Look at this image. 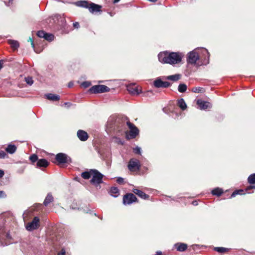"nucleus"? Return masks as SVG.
Segmentation results:
<instances>
[{
	"mask_svg": "<svg viewBox=\"0 0 255 255\" xmlns=\"http://www.w3.org/2000/svg\"><path fill=\"white\" fill-rule=\"evenodd\" d=\"M127 90L131 95H138L141 92L140 88L135 84H129L127 86Z\"/></svg>",
	"mask_w": 255,
	"mask_h": 255,
	"instance_id": "11",
	"label": "nucleus"
},
{
	"mask_svg": "<svg viewBox=\"0 0 255 255\" xmlns=\"http://www.w3.org/2000/svg\"><path fill=\"white\" fill-rule=\"evenodd\" d=\"M177 251L179 252H184L187 249V245L184 243H177L175 244Z\"/></svg>",
	"mask_w": 255,
	"mask_h": 255,
	"instance_id": "19",
	"label": "nucleus"
},
{
	"mask_svg": "<svg viewBox=\"0 0 255 255\" xmlns=\"http://www.w3.org/2000/svg\"><path fill=\"white\" fill-rule=\"evenodd\" d=\"M223 193V191L222 189L219 188H216L212 191V194L214 195H217L218 196H221Z\"/></svg>",
	"mask_w": 255,
	"mask_h": 255,
	"instance_id": "27",
	"label": "nucleus"
},
{
	"mask_svg": "<svg viewBox=\"0 0 255 255\" xmlns=\"http://www.w3.org/2000/svg\"><path fill=\"white\" fill-rule=\"evenodd\" d=\"M115 139H116V142H117L119 144H121L122 145H123L124 144V142L123 141L121 140L120 138L115 137Z\"/></svg>",
	"mask_w": 255,
	"mask_h": 255,
	"instance_id": "41",
	"label": "nucleus"
},
{
	"mask_svg": "<svg viewBox=\"0 0 255 255\" xmlns=\"http://www.w3.org/2000/svg\"><path fill=\"white\" fill-rule=\"evenodd\" d=\"M110 89L107 86L104 85H98L92 86L89 91L92 93H102L109 92Z\"/></svg>",
	"mask_w": 255,
	"mask_h": 255,
	"instance_id": "7",
	"label": "nucleus"
},
{
	"mask_svg": "<svg viewBox=\"0 0 255 255\" xmlns=\"http://www.w3.org/2000/svg\"><path fill=\"white\" fill-rule=\"evenodd\" d=\"M117 182L120 184H122L124 182V179L122 177H118L117 179Z\"/></svg>",
	"mask_w": 255,
	"mask_h": 255,
	"instance_id": "38",
	"label": "nucleus"
},
{
	"mask_svg": "<svg viewBox=\"0 0 255 255\" xmlns=\"http://www.w3.org/2000/svg\"><path fill=\"white\" fill-rule=\"evenodd\" d=\"M65 105H71V103H69V102H65L64 103V104Z\"/></svg>",
	"mask_w": 255,
	"mask_h": 255,
	"instance_id": "52",
	"label": "nucleus"
},
{
	"mask_svg": "<svg viewBox=\"0 0 255 255\" xmlns=\"http://www.w3.org/2000/svg\"><path fill=\"white\" fill-rule=\"evenodd\" d=\"M110 193L112 196L117 197L119 195V190L117 187H112L110 189Z\"/></svg>",
	"mask_w": 255,
	"mask_h": 255,
	"instance_id": "24",
	"label": "nucleus"
},
{
	"mask_svg": "<svg viewBox=\"0 0 255 255\" xmlns=\"http://www.w3.org/2000/svg\"><path fill=\"white\" fill-rule=\"evenodd\" d=\"M49 165V162L45 159H39L36 163L37 167H46Z\"/></svg>",
	"mask_w": 255,
	"mask_h": 255,
	"instance_id": "18",
	"label": "nucleus"
},
{
	"mask_svg": "<svg viewBox=\"0 0 255 255\" xmlns=\"http://www.w3.org/2000/svg\"><path fill=\"white\" fill-rule=\"evenodd\" d=\"M132 192L142 199H146L149 198V195L146 194L143 191L137 189H133Z\"/></svg>",
	"mask_w": 255,
	"mask_h": 255,
	"instance_id": "15",
	"label": "nucleus"
},
{
	"mask_svg": "<svg viewBox=\"0 0 255 255\" xmlns=\"http://www.w3.org/2000/svg\"><path fill=\"white\" fill-rule=\"evenodd\" d=\"M90 85V83L89 82H84L82 83V86L84 88H87Z\"/></svg>",
	"mask_w": 255,
	"mask_h": 255,
	"instance_id": "40",
	"label": "nucleus"
},
{
	"mask_svg": "<svg viewBox=\"0 0 255 255\" xmlns=\"http://www.w3.org/2000/svg\"><path fill=\"white\" fill-rule=\"evenodd\" d=\"M76 4L79 7L88 8L90 12L93 13L100 11L102 7L100 5L87 0L78 1L76 2Z\"/></svg>",
	"mask_w": 255,
	"mask_h": 255,
	"instance_id": "4",
	"label": "nucleus"
},
{
	"mask_svg": "<svg viewBox=\"0 0 255 255\" xmlns=\"http://www.w3.org/2000/svg\"><path fill=\"white\" fill-rule=\"evenodd\" d=\"M140 166L139 161L135 158L130 159L128 165V168L130 171H138L140 169Z\"/></svg>",
	"mask_w": 255,
	"mask_h": 255,
	"instance_id": "8",
	"label": "nucleus"
},
{
	"mask_svg": "<svg viewBox=\"0 0 255 255\" xmlns=\"http://www.w3.org/2000/svg\"><path fill=\"white\" fill-rule=\"evenodd\" d=\"M16 149V147L14 145L9 144L6 148V151L10 154L13 153Z\"/></svg>",
	"mask_w": 255,
	"mask_h": 255,
	"instance_id": "26",
	"label": "nucleus"
},
{
	"mask_svg": "<svg viewBox=\"0 0 255 255\" xmlns=\"http://www.w3.org/2000/svg\"><path fill=\"white\" fill-rule=\"evenodd\" d=\"M1 246H4L5 245H7V244H5L3 245V244H1Z\"/></svg>",
	"mask_w": 255,
	"mask_h": 255,
	"instance_id": "54",
	"label": "nucleus"
},
{
	"mask_svg": "<svg viewBox=\"0 0 255 255\" xmlns=\"http://www.w3.org/2000/svg\"><path fill=\"white\" fill-rule=\"evenodd\" d=\"M29 159L31 162L34 163L36 161H38V156L37 155L33 154L29 157Z\"/></svg>",
	"mask_w": 255,
	"mask_h": 255,
	"instance_id": "33",
	"label": "nucleus"
},
{
	"mask_svg": "<svg viewBox=\"0 0 255 255\" xmlns=\"http://www.w3.org/2000/svg\"><path fill=\"white\" fill-rule=\"evenodd\" d=\"M6 155V153L5 151L0 150V158H4Z\"/></svg>",
	"mask_w": 255,
	"mask_h": 255,
	"instance_id": "39",
	"label": "nucleus"
},
{
	"mask_svg": "<svg viewBox=\"0 0 255 255\" xmlns=\"http://www.w3.org/2000/svg\"><path fill=\"white\" fill-rule=\"evenodd\" d=\"M92 172L93 173L92 175V178L90 180V183L97 187L100 184L103 182V178L104 175L96 169H94Z\"/></svg>",
	"mask_w": 255,
	"mask_h": 255,
	"instance_id": "5",
	"label": "nucleus"
},
{
	"mask_svg": "<svg viewBox=\"0 0 255 255\" xmlns=\"http://www.w3.org/2000/svg\"><path fill=\"white\" fill-rule=\"evenodd\" d=\"M4 175V171L0 169V178H1Z\"/></svg>",
	"mask_w": 255,
	"mask_h": 255,
	"instance_id": "47",
	"label": "nucleus"
},
{
	"mask_svg": "<svg viewBox=\"0 0 255 255\" xmlns=\"http://www.w3.org/2000/svg\"><path fill=\"white\" fill-rule=\"evenodd\" d=\"M29 40H30L31 44L32 46L33 47V48H34V42H33V40L30 38H29Z\"/></svg>",
	"mask_w": 255,
	"mask_h": 255,
	"instance_id": "49",
	"label": "nucleus"
},
{
	"mask_svg": "<svg viewBox=\"0 0 255 255\" xmlns=\"http://www.w3.org/2000/svg\"><path fill=\"white\" fill-rule=\"evenodd\" d=\"M183 55L179 52H160L158 55L159 61L163 63L175 64L181 62Z\"/></svg>",
	"mask_w": 255,
	"mask_h": 255,
	"instance_id": "3",
	"label": "nucleus"
},
{
	"mask_svg": "<svg viewBox=\"0 0 255 255\" xmlns=\"http://www.w3.org/2000/svg\"><path fill=\"white\" fill-rule=\"evenodd\" d=\"M192 204L194 206H196L197 205L198 203H197V201H194L192 202Z\"/></svg>",
	"mask_w": 255,
	"mask_h": 255,
	"instance_id": "51",
	"label": "nucleus"
},
{
	"mask_svg": "<svg viewBox=\"0 0 255 255\" xmlns=\"http://www.w3.org/2000/svg\"><path fill=\"white\" fill-rule=\"evenodd\" d=\"M197 104L201 110H206L211 107V104L209 102L203 101L201 99L197 100Z\"/></svg>",
	"mask_w": 255,
	"mask_h": 255,
	"instance_id": "14",
	"label": "nucleus"
},
{
	"mask_svg": "<svg viewBox=\"0 0 255 255\" xmlns=\"http://www.w3.org/2000/svg\"><path fill=\"white\" fill-rule=\"evenodd\" d=\"M244 191L242 190H236L231 195V197H234L238 194H242Z\"/></svg>",
	"mask_w": 255,
	"mask_h": 255,
	"instance_id": "36",
	"label": "nucleus"
},
{
	"mask_svg": "<svg viewBox=\"0 0 255 255\" xmlns=\"http://www.w3.org/2000/svg\"><path fill=\"white\" fill-rule=\"evenodd\" d=\"M214 250L220 253H224L227 252L229 249L223 247H216Z\"/></svg>",
	"mask_w": 255,
	"mask_h": 255,
	"instance_id": "30",
	"label": "nucleus"
},
{
	"mask_svg": "<svg viewBox=\"0 0 255 255\" xmlns=\"http://www.w3.org/2000/svg\"><path fill=\"white\" fill-rule=\"evenodd\" d=\"M55 160L57 162V164L69 163L71 162V158L63 153H59L55 156Z\"/></svg>",
	"mask_w": 255,
	"mask_h": 255,
	"instance_id": "6",
	"label": "nucleus"
},
{
	"mask_svg": "<svg viewBox=\"0 0 255 255\" xmlns=\"http://www.w3.org/2000/svg\"><path fill=\"white\" fill-rule=\"evenodd\" d=\"M192 91L194 93H202L203 89L201 87H194L192 89Z\"/></svg>",
	"mask_w": 255,
	"mask_h": 255,
	"instance_id": "34",
	"label": "nucleus"
},
{
	"mask_svg": "<svg viewBox=\"0 0 255 255\" xmlns=\"http://www.w3.org/2000/svg\"><path fill=\"white\" fill-rule=\"evenodd\" d=\"M54 16L57 20H59L60 18L61 19V22L64 21V19L63 18H62V17L60 15L56 14V15H54Z\"/></svg>",
	"mask_w": 255,
	"mask_h": 255,
	"instance_id": "43",
	"label": "nucleus"
},
{
	"mask_svg": "<svg viewBox=\"0 0 255 255\" xmlns=\"http://www.w3.org/2000/svg\"><path fill=\"white\" fill-rule=\"evenodd\" d=\"M137 201V198L132 193H127L123 197V204L130 205Z\"/></svg>",
	"mask_w": 255,
	"mask_h": 255,
	"instance_id": "10",
	"label": "nucleus"
},
{
	"mask_svg": "<svg viewBox=\"0 0 255 255\" xmlns=\"http://www.w3.org/2000/svg\"><path fill=\"white\" fill-rule=\"evenodd\" d=\"M58 255H65V251L64 249H62L60 252L58 254Z\"/></svg>",
	"mask_w": 255,
	"mask_h": 255,
	"instance_id": "44",
	"label": "nucleus"
},
{
	"mask_svg": "<svg viewBox=\"0 0 255 255\" xmlns=\"http://www.w3.org/2000/svg\"><path fill=\"white\" fill-rule=\"evenodd\" d=\"M8 43L10 45L11 47L14 49H17L19 46V43L16 40L9 39L8 40Z\"/></svg>",
	"mask_w": 255,
	"mask_h": 255,
	"instance_id": "22",
	"label": "nucleus"
},
{
	"mask_svg": "<svg viewBox=\"0 0 255 255\" xmlns=\"http://www.w3.org/2000/svg\"><path fill=\"white\" fill-rule=\"evenodd\" d=\"M4 237H6L8 239L10 238V236L8 233L5 234L3 223L2 221H0V238H3Z\"/></svg>",
	"mask_w": 255,
	"mask_h": 255,
	"instance_id": "17",
	"label": "nucleus"
},
{
	"mask_svg": "<svg viewBox=\"0 0 255 255\" xmlns=\"http://www.w3.org/2000/svg\"><path fill=\"white\" fill-rule=\"evenodd\" d=\"M255 186L254 185H250L247 188V190H249L252 189H255Z\"/></svg>",
	"mask_w": 255,
	"mask_h": 255,
	"instance_id": "46",
	"label": "nucleus"
},
{
	"mask_svg": "<svg viewBox=\"0 0 255 255\" xmlns=\"http://www.w3.org/2000/svg\"><path fill=\"white\" fill-rule=\"evenodd\" d=\"M187 86L183 83L180 84L178 87V91L180 93H184L187 90Z\"/></svg>",
	"mask_w": 255,
	"mask_h": 255,
	"instance_id": "28",
	"label": "nucleus"
},
{
	"mask_svg": "<svg viewBox=\"0 0 255 255\" xmlns=\"http://www.w3.org/2000/svg\"><path fill=\"white\" fill-rule=\"evenodd\" d=\"M2 64H3V61L2 60H0V70L2 67Z\"/></svg>",
	"mask_w": 255,
	"mask_h": 255,
	"instance_id": "48",
	"label": "nucleus"
},
{
	"mask_svg": "<svg viewBox=\"0 0 255 255\" xmlns=\"http://www.w3.org/2000/svg\"><path fill=\"white\" fill-rule=\"evenodd\" d=\"M46 99L52 101H58L60 100V97L58 95L49 93L45 95Z\"/></svg>",
	"mask_w": 255,
	"mask_h": 255,
	"instance_id": "16",
	"label": "nucleus"
},
{
	"mask_svg": "<svg viewBox=\"0 0 255 255\" xmlns=\"http://www.w3.org/2000/svg\"><path fill=\"white\" fill-rule=\"evenodd\" d=\"M133 151L136 154H140L141 153V148L139 147L136 146L133 149Z\"/></svg>",
	"mask_w": 255,
	"mask_h": 255,
	"instance_id": "37",
	"label": "nucleus"
},
{
	"mask_svg": "<svg viewBox=\"0 0 255 255\" xmlns=\"http://www.w3.org/2000/svg\"><path fill=\"white\" fill-rule=\"evenodd\" d=\"M39 226V219L38 217H35L31 222L27 224L25 227L27 230L31 231L37 229Z\"/></svg>",
	"mask_w": 255,
	"mask_h": 255,
	"instance_id": "9",
	"label": "nucleus"
},
{
	"mask_svg": "<svg viewBox=\"0 0 255 255\" xmlns=\"http://www.w3.org/2000/svg\"><path fill=\"white\" fill-rule=\"evenodd\" d=\"M181 78V76L179 74H175L173 75H170L166 77L165 79L171 80L173 81H177L179 80Z\"/></svg>",
	"mask_w": 255,
	"mask_h": 255,
	"instance_id": "25",
	"label": "nucleus"
},
{
	"mask_svg": "<svg viewBox=\"0 0 255 255\" xmlns=\"http://www.w3.org/2000/svg\"><path fill=\"white\" fill-rule=\"evenodd\" d=\"M54 200L53 197L51 193H48L44 202L43 204L44 206H47L49 203L53 202Z\"/></svg>",
	"mask_w": 255,
	"mask_h": 255,
	"instance_id": "20",
	"label": "nucleus"
},
{
	"mask_svg": "<svg viewBox=\"0 0 255 255\" xmlns=\"http://www.w3.org/2000/svg\"><path fill=\"white\" fill-rule=\"evenodd\" d=\"M34 50L36 52V53H38V52L37 51H36L35 50Z\"/></svg>",
	"mask_w": 255,
	"mask_h": 255,
	"instance_id": "56",
	"label": "nucleus"
},
{
	"mask_svg": "<svg viewBox=\"0 0 255 255\" xmlns=\"http://www.w3.org/2000/svg\"><path fill=\"white\" fill-rule=\"evenodd\" d=\"M153 85L155 87L157 88H165L170 87L171 84L167 81H162L160 78H157L154 81Z\"/></svg>",
	"mask_w": 255,
	"mask_h": 255,
	"instance_id": "12",
	"label": "nucleus"
},
{
	"mask_svg": "<svg viewBox=\"0 0 255 255\" xmlns=\"http://www.w3.org/2000/svg\"><path fill=\"white\" fill-rule=\"evenodd\" d=\"M25 81L28 85H29L30 86L32 85L33 83V81L32 80V77H25Z\"/></svg>",
	"mask_w": 255,
	"mask_h": 255,
	"instance_id": "32",
	"label": "nucleus"
},
{
	"mask_svg": "<svg viewBox=\"0 0 255 255\" xmlns=\"http://www.w3.org/2000/svg\"><path fill=\"white\" fill-rule=\"evenodd\" d=\"M6 197V195L3 191H0V198H5Z\"/></svg>",
	"mask_w": 255,
	"mask_h": 255,
	"instance_id": "42",
	"label": "nucleus"
},
{
	"mask_svg": "<svg viewBox=\"0 0 255 255\" xmlns=\"http://www.w3.org/2000/svg\"><path fill=\"white\" fill-rule=\"evenodd\" d=\"M12 1V0H9V3H10V2H11Z\"/></svg>",
	"mask_w": 255,
	"mask_h": 255,
	"instance_id": "55",
	"label": "nucleus"
},
{
	"mask_svg": "<svg viewBox=\"0 0 255 255\" xmlns=\"http://www.w3.org/2000/svg\"><path fill=\"white\" fill-rule=\"evenodd\" d=\"M209 58V53L206 49L196 48L188 53L187 62L198 66L208 63Z\"/></svg>",
	"mask_w": 255,
	"mask_h": 255,
	"instance_id": "2",
	"label": "nucleus"
},
{
	"mask_svg": "<svg viewBox=\"0 0 255 255\" xmlns=\"http://www.w3.org/2000/svg\"><path fill=\"white\" fill-rule=\"evenodd\" d=\"M46 33L43 30H39L37 31L36 34L39 37L44 38L45 36Z\"/></svg>",
	"mask_w": 255,
	"mask_h": 255,
	"instance_id": "35",
	"label": "nucleus"
},
{
	"mask_svg": "<svg viewBox=\"0 0 255 255\" xmlns=\"http://www.w3.org/2000/svg\"><path fill=\"white\" fill-rule=\"evenodd\" d=\"M120 0H114L113 2L114 3L118 2Z\"/></svg>",
	"mask_w": 255,
	"mask_h": 255,
	"instance_id": "53",
	"label": "nucleus"
},
{
	"mask_svg": "<svg viewBox=\"0 0 255 255\" xmlns=\"http://www.w3.org/2000/svg\"><path fill=\"white\" fill-rule=\"evenodd\" d=\"M73 85V83L72 82H70L68 84V87L70 88V87H72Z\"/></svg>",
	"mask_w": 255,
	"mask_h": 255,
	"instance_id": "50",
	"label": "nucleus"
},
{
	"mask_svg": "<svg viewBox=\"0 0 255 255\" xmlns=\"http://www.w3.org/2000/svg\"><path fill=\"white\" fill-rule=\"evenodd\" d=\"M73 26L75 28H78L79 27V23L78 22H75L73 23Z\"/></svg>",
	"mask_w": 255,
	"mask_h": 255,
	"instance_id": "45",
	"label": "nucleus"
},
{
	"mask_svg": "<svg viewBox=\"0 0 255 255\" xmlns=\"http://www.w3.org/2000/svg\"><path fill=\"white\" fill-rule=\"evenodd\" d=\"M248 182L251 184H255V173L251 174L248 178Z\"/></svg>",
	"mask_w": 255,
	"mask_h": 255,
	"instance_id": "29",
	"label": "nucleus"
},
{
	"mask_svg": "<svg viewBox=\"0 0 255 255\" xmlns=\"http://www.w3.org/2000/svg\"><path fill=\"white\" fill-rule=\"evenodd\" d=\"M77 135L78 138L82 141H86L89 137L87 132L82 129L77 131Z\"/></svg>",
	"mask_w": 255,
	"mask_h": 255,
	"instance_id": "13",
	"label": "nucleus"
},
{
	"mask_svg": "<svg viewBox=\"0 0 255 255\" xmlns=\"http://www.w3.org/2000/svg\"><path fill=\"white\" fill-rule=\"evenodd\" d=\"M54 36L53 34L46 33L45 36L44 37V39L51 41L54 39Z\"/></svg>",
	"mask_w": 255,
	"mask_h": 255,
	"instance_id": "31",
	"label": "nucleus"
},
{
	"mask_svg": "<svg viewBox=\"0 0 255 255\" xmlns=\"http://www.w3.org/2000/svg\"><path fill=\"white\" fill-rule=\"evenodd\" d=\"M126 123L130 129V137L135 138L139 130L133 124L127 121V118L110 117L107 123V128L109 130L115 132L118 135H122L127 131Z\"/></svg>",
	"mask_w": 255,
	"mask_h": 255,
	"instance_id": "1",
	"label": "nucleus"
},
{
	"mask_svg": "<svg viewBox=\"0 0 255 255\" xmlns=\"http://www.w3.org/2000/svg\"><path fill=\"white\" fill-rule=\"evenodd\" d=\"M92 170H94V169H90L89 171L82 172L81 173V177L85 179H89L92 176L93 173L92 172Z\"/></svg>",
	"mask_w": 255,
	"mask_h": 255,
	"instance_id": "21",
	"label": "nucleus"
},
{
	"mask_svg": "<svg viewBox=\"0 0 255 255\" xmlns=\"http://www.w3.org/2000/svg\"><path fill=\"white\" fill-rule=\"evenodd\" d=\"M177 105L182 110H185L187 108L186 104L182 98L178 100Z\"/></svg>",
	"mask_w": 255,
	"mask_h": 255,
	"instance_id": "23",
	"label": "nucleus"
}]
</instances>
